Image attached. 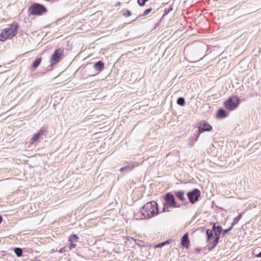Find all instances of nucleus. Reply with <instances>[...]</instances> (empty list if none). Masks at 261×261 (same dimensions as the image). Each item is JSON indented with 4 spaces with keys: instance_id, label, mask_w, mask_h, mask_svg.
<instances>
[{
    "instance_id": "f257e3e1",
    "label": "nucleus",
    "mask_w": 261,
    "mask_h": 261,
    "mask_svg": "<svg viewBox=\"0 0 261 261\" xmlns=\"http://www.w3.org/2000/svg\"><path fill=\"white\" fill-rule=\"evenodd\" d=\"M140 211L145 219L150 218L158 214V204L154 201L147 202L141 208Z\"/></svg>"
},
{
    "instance_id": "f03ea898",
    "label": "nucleus",
    "mask_w": 261,
    "mask_h": 261,
    "mask_svg": "<svg viewBox=\"0 0 261 261\" xmlns=\"http://www.w3.org/2000/svg\"><path fill=\"white\" fill-rule=\"evenodd\" d=\"M18 28V24L14 23L10 24L8 28L3 30L0 34V41H5L7 39L13 38L17 35Z\"/></svg>"
},
{
    "instance_id": "7ed1b4c3",
    "label": "nucleus",
    "mask_w": 261,
    "mask_h": 261,
    "mask_svg": "<svg viewBox=\"0 0 261 261\" xmlns=\"http://www.w3.org/2000/svg\"><path fill=\"white\" fill-rule=\"evenodd\" d=\"M164 202H163V207L162 212H169V207L178 208L180 206L178 204L175 200L174 194L172 192L166 193L164 196Z\"/></svg>"
},
{
    "instance_id": "20e7f679",
    "label": "nucleus",
    "mask_w": 261,
    "mask_h": 261,
    "mask_svg": "<svg viewBox=\"0 0 261 261\" xmlns=\"http://www.w3.org/2000/svg\"><path fill=\"white\" fill-rule=\"evenodd\" d=\"M240 101L241 100L238 96H231L224 102V107L227 110L233 111L239 106Z\"/></svg>"
},
{
    "instance_id": "39448f33",
    "label": "nucleus",
    "mask_w": 261,
    "mask_h": 261,
    "mask_svg": "<svg viewBox=\"0 0 261 261\" xmlns=\"http://www.w3.org/2000/svg\"><path fill=\"white\" fill-rule=\"evenodd\" d=\"M29 12L32 15H41L47 12V9L41 4L34 3L30 7Z\"/></svg>"
},
{
    "instance_id": "423d86ee",
    "label": "nucleus",
    "mask_w": 261,
    "mask_h": 261,
    "mask_svg": "<svg viewBox=\"0 0 261 261\" xmlns=\"http://www.w3.org/2000/svg\"><path fill=\"white\" fill-rule=\"evenodd\" d=\"M47 132L48 131L45 127H41L37 133L34 134L32 138L30 139V143L33 144L36 142L43 140V136H46Z\"/></svg>"
},
{
    "instance_id": "0eeeda50",
    "label": "nucleus",
    "mask_w": 261,
    "mask_h": 261,
    "mask_svg": "<svg viewBox=\"0 0 261 261\" xmlns=\"http://www.w3.org/2000/svg\"><path fill=\"white\" fill-rule=\"evenodd\" d=\"M64 50L61 48L56 49L52 55L50 62L51 65L57 64L59 62L61 59L63 58Z\"/></svg>"
},
{
    "instance_id": "6e6552de",
    "label": "nucleus",
    "mask_w": 261,
    "mask_h": 261,
    "mask_svg": "<svg viewBox=\"0 0 261 261\" xmlns=\"http://www.w3.org/2000/svg\"><path fill=\"white\" fill-rule=\"evenodd\" d=\"M187 196L190 202L192 204H194L198 200L200 196V191L199 189L195 188L188 192L187 194Z\"/></svg>"
},
{
    "instance_id": "1a4fd4ad",
    "label": "nucleus",
    "mask_w": 261,
    "mask_h": 261,
    "mask_svg": "<svg viewBox=\"0 0 261 261\" xmlns=\"http://www.w3.org/2000/svg\"><path fill=\"white\" fill-rule=\"evenodd\" d=\"M196 127L198 129V133L197 134L196 141L197 140L201 133L206 131L209 132L212 129V126L206 121L200 122Z\"/></svg>"
},
{
    "instance_id": "9d476101",
    "label": "nucleus",
    "mask_w": 261,
    "mask_h": 261,
    "mask_svg": "<svg viewBox=\"0 0 261 261\" xmlns=\"http://www.w3.org/2000/svg\"><path fill=\"white\" fill-rule=\"evenodd\" d=\"M172 193L174 194V196H175L179 200L183 201L186 200L184 191H174Z\"/></svg>"
},
{
    "instance_id": "9b49d317",
    "label": "nucleus",
    "mask_w": 261,
    "mask_h": 261,
    "mask_svg": "<svg viewBox=\"0 0 261 261\" xmlns=\"http://www.w3.org/2000/svg\"><path fill=\"white\" fill-rule=\"evenodd\" d=\"M93 68L98 73L104 69V63L101 61H99L94 64Z\"/></svg>"
},
{
    "instance_id": "f8f14e48",
    "label": "nucleus",
    "mask_w": 261,
    "mask_h": 261,
    "mask_svg": "<svg viewBox=\"0 0 261 261\" xmlns=\"http://www.w3.org/2000/svg\"><path fill=\"white\" fill-rule=\"evenodd\" d=\"M181 245L183 247H188L190 244V241L188 237V233H186L181 239Z\"/></svg>"
},
{
    "instance_id": "ddd939ff",
    "label": "nucleus",
    "mask_w": 261,
    "mask_h": 261,
    "mask_svg": "<svg viewBox=\"0 0 261 261\" xmlns=\"http://www.w3.org/2000/svg\"><path fill=\"white\" fill-rule=\"evenodd\" d=\"M227 116L226 111L223 108H220L218 110L217 113V117L219 119H222L226 117Z\"/></svg>"
},
{
    "instance_id": "4468645a",
    "label": "nucleus",
    "mask_w": 261,
    "mask_h": 261,
    "mask_svg": "<svg viewBox=\"0 0 261 261\" xmlns=\"http://www.w3.org/2000/svg\"><path fill=\"white\" fill-rule=\"evenodd\" d=\"M138 164H137V163H132L128 165H127V166L124 167H122L120 169V171L121 172H122L124 170H131L135 166H137Z\"/></svg>"
},
{
    "instance_id": "2eb2a0df",
    "label": "nucleus",
    "mask_w": 261,
    "mask_h": 261,
    "mask_svg": "<svg viewBox=\"0 0 261 261\" xmlns=\"http://www.w3.org/2000/svg\"><path fill=\"white\" fill-rule=\"evenodd\" d=\"M41 62V58H38L37 59L35 60L33 62V63H32V66H31L32 68L33 69H35L36 68H37L40 65Z\"/></svg>"
},
{
    "instance_id": "dca6fc26",
    "label": "nucleus",
    "mask_w": 261,
    "mask_h": 261,
    "mask_svg": "<svg viewBox=\"0 0 261 261\" xmlns=\"http://www.w3.org/2000/svg\"><path fill=\"white\" fill-rule=\"evenodd\" d=\"M213 230L214 231V233H221L223 229L221 225L216 226V224L214 223L213 226Z\"/></svg>"
},
{
    "instance_id": "f3484780",
    "label": "nucleus",
    "mask_w": 261,
    "mask_h": 261,
    "mask_svg": "<svg viewBox=\"0 0 261 261\" xmlns=\"http://www.w3.org/2000/svg\"><path fill=\"white\" fill-rule=\"evenodd\" d=\"M14 251L18 257H20L22 254V250L20 248H15Z\"/></svg>"
},
{
    "instance_id": "a211bd4d",
    "label": "nucleus",
    "mask_w": 261,
    "mask_h": 261,
    "mask_svg": "<svg viewBox=\"0 0 261 261\" xmlns=\"http://www.w3.org/2000/svg\"><path fill=\"white\" fill-rule=\"evenodd\" d=\"M151 11H152L151 8H149V9L145 10L142 15H140L138 17H137L133 21H136L138 18H139L141 16H144L147 15L149 13H150L151 12Z\"/></svg>"
},
{
    "instance_id": "6ab92c4d",
    "label": "nucleus",
    "mask_w": 261,
    "mask_h": 261,
    "mask_svg": "<svg viewBox=\"0 0 261 261\" xmlns=\"http://www.w3.org/2000/svg\"><path fill=\"white\" fill-rule=\"evenodd\" d=\"M213 229H207L206 230V240L207 241H209L211 238L213 236Z\"/></svg>"
},
{
    "instance_id": "aec40b11",
    "label": "nucleus",
    "mask_w": 261,
    "mask_h": 261,
    "mask_svg": "<svg viewBox=\"0 0 261 261\" xmlns=\"http://www.w3.org/2000/svg\"><path fill=\"white\" fill-rule=\"evenodd\" d=\"M242 213H241L237 217H236L234 219L231 225L233 226L234 225L237 224L239 222V221H240V220L241 219V218H242Z\"/></svg>"
},
{
    "instance_id": "412c9836",
    "label": "nucleus",
    "mask_w": 261,
    "mask_h": 261,
    "mask_svg": "<svg viewBox=\"0 0 261 261\" xmlns=\"http://www.w3.org/2000/svg\"><path fill=\"white\" fill-rule=\"evenodd\" d=\"M177 103L180 106H184L185 105V100L183 97H179L177 99Z\"/></svg>"
},
{
    "instance_id": "4be33fe9",
    "label": "nucleus",
    "mask_w": 261,
    "mask_h": 261,
    "mask_svg": "<svg viewBox=\"0 0 261 261\" xmlns=\"http://www.w3.org/2000/svg\"><path fill=\"white\" fill-rule=\"evenodd\" d=\"M79 239V238L77 235L73 234L69 237L68 241L71 242H77L78 241Z\"/></svg>"
},
{
    "instance_id": "5701e85b",
    "label": "nucleus",
    "mask_w": 261,
    "mask_h": 261,
    "mask_svg": "<svg viewBox=\"0 0 261 261\" xmlns=\"http://www.w3.org/2000/svg\"><path fill=\"white\" fill-rule=\"evenodd\" d=\"M173 10L172 6L171 5H170L169 8L165 9L164 11V15H166L169 13V12Z\"/></svg>"
},
{
    "instance_id": "b1692460",
    "label": "nucleus",
    "mask_w": 261,
    "mask_h": 261,
    "mask_svg": "<svg viewBox=\"0 0 261 261\" xmlns=\"http://www.w3.org/2000/svg\"><path fill=\"white\" fill-rule=\"evenodd\" d=\"M170 241L169 240H167L165 242H162L161 243H159L158 244H156L155 245V247H161L164 245H165L166 244H169L170 243Z\"/></svg>"
},
{
    "instance_id": "393cba45",
    "label": "nucleus",
    "mask_w": 261,
    "mask_h": 261,
    "mask_svg": "<svg viewBox=\"0 0 261 261\" xmlns=\"http://www.w3.org/2000/svg\"><path fill=\"white\" fill-rule=\"evenodd\" d=\"M148 0H138V4L140 6H143L145 5V3Z\"/></svg>"
},
{
    "instance_id": "a878e982",
    "label": "nucleus",
    "mask_w": 261,
    "mask_h": 261,
    "mask_svg": "<svg viewBox=\"0 0 261 261\" xmlns=\"http://www.w3.org/2000/svg\"><path fill=\"white\" fill-rule=\"evenodd\" d=\"M132 14L131 12L129 10H126L123 13V15L125 17L130 16Z\"/></svg>"
},
{
    "instance_id": "bb28decb",
    "label": "nucleus",
    "mask_w": 261,
    "mask_h": 261,
    "mask_svg": "<svg viewBox=\"0 0 261 261\" xmlns=\"http://www.w3.org/2000/svg\"><path fill=\"white\" fill-rule=\"evenodd\" d=\"M218 241H219V240H217V239H214V240H213V241L212 242L213 245H212L211 249L214 248L216 246V245L218 244Z\"/></svg>"
},
{
    "instance_id": "cd10ccee",
    "label": "nucleus",
    "mask_w": 261,
    "mask_h": 261,
    "mask_svg": "<svg viewBox=\"0 0 261 261\" xmlns=\"http://www.w3.org/2000/svg\"><path fill=\"white\" fill-rule=\"evenodd\" d=\"M233 226L232 225H231V226H230V227L229 228H227V229H224V230H223L222 231H223V233H224V234H225V233H227L228 232H229V231H230V230L232 229V228H233Z\"/></svg>"
},
{
    "instance_id": "c85d7f7f",
    "label": "nucleus",
    "mask_w": 261,
    "mask_h": 261,
    "mask_svg": "<svg viewBox=\"0 0 261 261\" xmlns=\"http://www.w3.org/2000/svg\"><path fill=\"white\" fill-rule=\"evenodd\" d=\"M205 56V55H204L203 56L201 57H199L198 58L195 59H191V62H196V61H199L200 60L202 59Z\"/></svg>"
},
{
    "instance_id": "c756f323",
    "label": "nucleus",
    "mask_w": 261,
    "mask_h": 261,
    "mask_svg": "<svg viewBox=\"0 0 261 261\" xmlns=\"http://www.w3.org/2000/svg\"><path fill=\"white\" fill-rule=\"evenodd\" d=\"M215 233V239H217V240H219L221 233Z\"/></svg>"
},
{
    "instance_id": "7c9ffc66",
    "label": "nucleus",
    "mask_w": 261,
    "mask_h": 261,
    "mask_svg": "<svg viewBox=\"0 0 261 261\" xmlns=\"http://www.w3.org/2000/svg\"><path fill=\"white\" fill-rule=\"evenodd\" d=\"M58 251L61 253L64 252L65 251V247L61 248Z\"/></svg>"
},
{
    "instance_id": "2f4dec72",
    "label": "nucleus",
    "mask_w": 261,
    "mask_h": 261,
    "mask_svg": "<svg viewBox=\"0 0 261 261\" xmlns=\"http://www.w3.org/2000/svg\"><path fill=\"white\" fill-rule=\"evenodd\" d=\"M75 247H76V244L72 243L70 244V245L69 246V248H70V249H72L75 248Z\"/></svg>"
},
{
    "instance_id": "473e14b6",
    "label": "nucleus",
    "mask_w": 261,
    "mask_h": 261,
    "mask_svg": "<svg viewBox=\"0 0 261 261\" xmlns=\"http://www.w3.org/2000/svg\"><path fill=\"white\" fill-rule=\"evenodd\" d=\"M256 256L257 257H261V251H260L258 254H257L256 255Z\"/></svg>"
},
{
    "instance_id": "72a5a7b5",
    "label": "nucleus",
    "mask_w": 261,
    "mask_h": 261,
    "mask_svg": "<svg viewBox=\"0 0 261 261\" xmlns=\"http://www.w3.org/2000/svg\"><path fill=\"white\" fill-rule=\"evenodd\" d=\"M3 219H2V217H1V216L0 215V223L2 222Z\"/></svg>"
},
{
    "instance_id": "f704fd0d",
    "label": "nucleus",
    "mask_w": 261,
    "mask_h": 261,
    "mask_svg": "<svg viewBox=\"0 0 261 261\" xmlns=\"http://www.w3.org/2000/svg\"><path fill=\"white\" fill-rule=\"evenodd\" d=\"M51 251H52V252H54V251H55V250H54V249H53V250H51Z\"/></svg>"
},
{
    "instance_id": "c9c22d12",
    "label": "nucleus",
    "mask_w": 261,
    "mask_h": 261,
    "mask_svg": "<svg viewBox=\"0 0 261 261\" xmlns=\"http://www.w3.org/2000/svg\"><path fill=\"white\" fill-rule=\"evenodd\" d=\"M203 49H205V46L203 45Z\"/></svg>"
}]
</instances>
